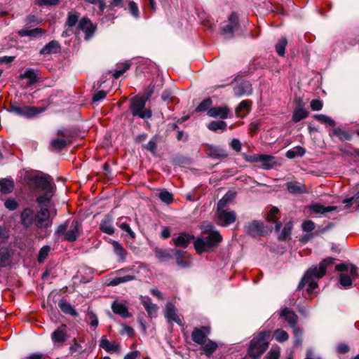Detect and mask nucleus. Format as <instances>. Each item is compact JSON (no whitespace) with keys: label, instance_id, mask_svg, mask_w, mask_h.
<instances>
[{"label":"nucleus","instance_id":"nucleus-1","mask_svg":"<svg viewBox=\"0 0 359 359\" xmlns=\"http://www.w3.org/2000/svg\"><path fill=\"white\" fill-rule=\"evenodd\" d=\"M29 189L44 191V194L36 198L39 204L48 203L53 196L55 184L50 177L36 172H27L25 175Z\"/></svg>","mask_w":359,"mask_h":359},{"label":"nucleus","instance_id":"nucleus-2","mask_svg":"<svg viewBox=\"0 0 359 359\" xmlns=\"http://www.w3.org/2000/svg\"><path fill=\"white\" fill-rule=\"evenodd\" d=\"M20 219L22 225L27 228L32 225L39 229L47 228L53 223L50 211L46 208H41L37 212L30 208H25L21 212Z\"/></svg>","mask_w":359,"mask_h":359},{"label":"nucleus","instance_id":"nucleus-3","mask_svg":"<svg viewBox=\"0 0 359 359\" xmlns=\"http://www.w3.org/2000/svg\"><path fill=\"white\" fill-rule=\"evenodd\" d=\"M334 259L332 257H327L320 262L318 266L310 268L305 273L298 288L302 289L304 285H307V290L310 292L315 290L317 286V280L324 276L327 271V267L333 264Z\"/></svg>","mask_w":359,"mask_h":359},{"label":"nucleus","instance_id":"nucleus-4","mask_svg":"<svg viewBox=\"0 0 359 359\" xmlns=\"http://www.w3.org/2000/svg\"><path fill=\"white\" fill-rule=\"evenodd\" d=\"M211 223H203L201 226L202 232L208 233V236L203 238H198L194 242V248L199 254L204 251H210L217 247L222 240V236L217 231H212Z\"/></svg>","mask_w":359,"mask_h":359},{"label":"nucleus","instance_id":"nucleus-5","mask_svg":"<svg viewBox=\"0 0 359 359\" xmlns=\"http://www.w3.org/2000/svg\"><path fill=\"white\" fill-rule=\"evenodd\" d=\"M270 337L271 332L264 330L259 332L251 340L248 350V354L251 359H259L265 352L269 346Z\"/></svg>","mask_w":359,"mask_h":359},{"label":"nucleus","instance_id":"nucleus-6","mask_svg":"<svg viewBox=\"0 0 359 359\" xmlns=\"http://www.w3.org/2000/svg\"><path fill=\"white\" fill-rule=\"evenodd\" d=\"M81 231V223L74 219L71 222L67 221L65 223L60 224L55 231V234L57 236L64 235L65 241L73 242L77 239Z\"/></svg>","mask_w":359,"mask_h":359},{"label":"nucleus","instance_id":"nucleus-7","mask_svg":"<svg viewBox=\"0 0 359 359\" xmlns=\"http://www.w3.org/2000/svg\"><path fill=\"white\" fill-rule=\"evenodd\" d=\"M147 99L144 97H135L131 100L130 110L133 116L141 118H149L151 117V111L145 108Z\"/></svg>","mask_w":359,"mask_h":359},{"label":"nucleus","instance_id":"nucleus-8","mask_svg":"<svg viewBox=\"0 0 359 359\" xmlns=\"http://www.w3.org/2000/svg\"><path fill=\"white\" fill-rule=\"evenodd\" d=\"M11 111L18 115L23 116L27 118H32L44 111L43 108L36 107H19L15 104L11 105Z\"/></svg>","mask_w":359,"mask_h":359},{"label":"nucleus","instance_id":"nucleus-9","mask_svg":"<svg viewBox=\"0 0 359 359\" xmlns=\"http://www.w3.org/2000/svg\"><path fill=\"white\" fill-rule=\"evenodd\" d=\"M210 334V327L208 326H202L195 327L191 333L192 340L197 344L203 345L208 339V336Z\"/></svg>","mask_w":359,"mask_h":359},{"label":"nucleus","instance_id":"nucleus-10","mask_svg":"<svg viewBox=\"0 0 359 359\" xmlns=\"http://www.w3.org/2000/svg\"><path fill=\"white\" fill-rule=\"evenodd\" d=\"M217 224L222 226H227L236 220V214L234 211L219 210L217 211Z\"/></svg>","mask_w":359,"mask_h":359},{"label":"nucleus","instance_id":"nucleus-11","mask_svg":"<svg viewBox=\"0 0 359 359\" xmlns=\"http://www.w3.org/2000/svg\"><path fill=\"white\" fill-rule=\"evenodd\" d=\"M68 339L67 326L65 324L60 325L51 334V340L55 345L61 346Z\"/></svg>","mask_w":359,"mask_h":359},{"label":"nucleus","instance_id":"nucleus-12","mask_svg":"<svg viewBox=\"0 0 359 359\" xmlns=\"http://www.w3.org/2000/svg\"><path fill=\"white\" fill-rule=\"evenodd\" d=\"M78 29L85 33V39L88 40L94 34L97 26L89 18L83 17L79 21Z\"/></svg>","mask_w":359,"mask_h":359},{"label":"nucleus","instance_id":"nucleus-13","mask_svg":"<svg viewBox=\"0 0 359 359\" xmlns=\"http://www.w3.org/2000/svg\"><path fill=\"white\" fill-rule=\"evenodd\" d=\"M264 229L263 222L257 220L249 222L244 226L245 232L253 237L262 235Z\"/></svg>","mask_w":359,"mask_h":359},{"label":"nucleus","instance_id":"nucleus-14","mask_svg":"<svg viewBox=\"0 0 359 359\" xmlns=\"http://www.w3.org/2000/svg\"><path fill=\"white\" fill-rule=\"evenodd\" d=\"M164 315L169 323L175 322L178 325H182L181 317L177 314V310L173 304L170 303L166 304Z\"/></svg>","mask_w":359,"mask_h":359},{"label":"nucleus","instance_id":"nucleus-15","mask_svg":"<svg viewBox=\"0 0 359 359\" xmlns=\"http://www.w3.org/2000/svg\"><path fill=\"white\" fill-rule=\"evenodd\" d=\"M111 309L114 313L121 316L123 318H128L132 316L131 313L128 310L125 302L114 301L111 304Z\"/></svg>","mask_w":359,"mask_h":359},{"label":"nucleus","instance_id":"nucleus-16","mask_svg":"<svg viewBox=\"0 0 359 359\" xmlns=\"http://www.w3.org/2000/svg\"><path fill=\"white\" fill-rule=\"evenodd\" d=\"M229 112L230 110L229 107L226 105H223L210 108L207 114L210 117L225 119L228 117Z\"/></svg>","mask_w":359,"mask_h":359},{"label":"nucleus","instance_id":"nucleus-17","mask_svg":"<svg viewBox=\"0 0 359 359\" xmlns=\"http://www.w3.org/2000/svg\"><path fill=\"white\" fill-rule=\"evenodd\" d=\"M233 93L238 97L250 95L252 93V85L249 81H243L233 88Z\"/></svg>","mask_w":359,"mask_h":359},{"label":"nucleus","instance_id":"nucleus-18","mask_svg":"<svg viewBox=\"0 0 359 359\" xmlns=\"http://www.w3.org/2000/svg\"><path fill=\"white\" fill-rule=\"evenodd\" d=\"M100 347L109 353H119L121 349L119 344L114 341H110L104 337H102L100 341Z\"/></svg>","mask_w":359,"mask_h":359},{"label":"nucleus","instance_id":"nucleus-19","mask_svg":"<svg viewBox=\"0 0 359 359\" xmlns=\"http://www.w3.org/2000/svg\"><path fill=\"white\" fill-rule=\"evenodd\" d=\"M259 163L264 170H270L277 165L276 158L272 155L260 154Z\"/></svg>","mask_w":359,"mask_h":359},{"label":"nucleus","instance_id":"nucleus-20","mask_svg":"<svg viewBox=\"0 0 359 359\" xmlns=\"http://www.w3.org/2000/svg\"><path fill=\"white\" fill-rule=\"evenodd\" d=\"M206 153L208 156L215 158H222L227 156L225 149L220 147L209 145L206 149Z\"/></svg>","mask_w":359,"mask_h":359},{"label":"nucleus","instance_id":"nucleus-21","mask_svg":"<svg viewBox=\"0 0 359 359\" xmlns=\"http://www.w3.org/2000/svg\"><path fill=\"white\" fill-rule=\"evenodd\" d=\"M280 316L285 318V320L292 329L297 327L296 325L297 316L292 311L287 308H285L280 311Z\"/></svg>","mask_w":359,"mask_h":359},{"label":"nucleus","instance_id":"nucleus-22","mask_svg":"<svg viewBox=\"0 0 359 359\" xmlns=\"http://www.w3.org/2000/svg\"><path fill=\"white\" fill-rule=\"evenodd\" d=\"M238 27V17L236 13H232L229 18V23L222 28L225 34L232 33Z\"/></svg>","mask_w":359,"mask_h":359},{"label":"nucleus","instance_id":"nucleus-23","mask_svg":"<svg viewBox=\"0 0 359 359\" xmlns=\"http://www.w3.org/2000/svg\"><path fill=\"white\" fill-rule=\"evenodd\" d=\"M194 239V236L187 233H182L176 238L173 239V242L177 247L186 248Z\"/></svg>","mask_w":359,"mask_h":359},{"label":"nucleus","instance_id":"nucleus-24","mask_svg":"<svg viewBox=\"0 0 359 359\" xmlns=\"http://www.w3.org/2000/svg\"><path fill=\"white\" fill-rule=\"evenodd\" d=\"M113 221L109 216H106L100 224V229L103 233L112 235L114 233V228L112 225Z\"/></svg>","mask_w":359,"mask_h":359},{"label":"nucleus","instance_id":"nucleus-25","mask_svg":"<svg viewBox=\"0 0 359 359\" xmlns=\"http://www.w3.org/2000/svg\"><path fill=\"white\" fill-rule=\"evenodd\" d=\"M252 102L249 100H243L236 109V114L238 117L245 116L250 110Z\"/></svg>","mask_w":359,"mask_h":359},{"label":"nucleus","instance_id":"nucleus-26","mask_svg":"<svg viewBox=\"0 0 359 359\" xmlns=\"http://www.w3.org/2000/svg\"><path fill=\"white\" fill-rule=\"evenodd\" d=\"M58 306L60 309V310L66 314H69V315L74 316V317L78 316V313L75 310L74 307L73 306H72L65 299H62L60 300V302H58Z\"/></svg>","mask_w":359,"mask_h":359},{"label":"nucleus","instance_id":"nucleus-27","mask_svg":"<svg viewBox=\"0 0 359 359\" xmlns=\"http://www.w3.org/2000/svg\"><path fill=\"white\" fill-rule=\"evenodd\" d=\"M111 243L112 245L114 253L118 257V260L121 262H124L127 255V252L125 248L118 241H111Z\"/></svg>","mask_w":359,"mask_h":359},{"label":"nucleus","instance_id":"nucleus-28","mask_svg":"<svg viewBox=\"0 0 359 359\" xmlns=\"http://www.w3.org/2000/svg\"><path fill=\"white\" fill-rule=\"evenodd\" d=\"M140 300L142 304L144 306L145 310L148 313L149 316H152L156 313L157 311V306L156 304H153L151 301V299L148 297H140Z\"/></svg>","mask_w":359,"mask_h":359},{"label":"nucleus","instance_id":"nucleus-29","mask_svg":"<svg viewBox=\"0 0 359 359\" xmlns=\"http://www.w3.org/2000/svg\"><path fill=\"white\" fill-rule=\"evenodd\" d=\"M337 209L336 206H324L319 203H315L309 206V210L316 214H325Z\"/></svg>","mask_w":359,"mask_h":359},{"label":"nucleus","instance_id":"nucleus-30","mask_svg":"<svg viewBox=\"0 0 359 359\" xmlns=\"http://www.w3.org/2000/svg\"><path fill=\"white\" fill-rule=\"evenodd\" d=\"M46 31L41 28H34L32 29H22L18 32V34L20 36H30L36 38L43 34Z\"/></svg>","mask_w":359,"mask_h":359},{"label":"nucleus","instance_id":"nucleus-31","mask_svg":"<svg viewBox=\"0 0 359 359\" xmlns=\"http://www.w3.org/2000/svg\"><path fill=\"white\" fill-rule=\"evenodd\" d=\"M128 220L129 219L128 217H121L118 219L116 224L123 231L127 232L131 238H134L135 237V233L130 229V225L128 222Z\"/></svg>","mask_w":359,"mask_h":359},{"label":"nucleus","instance_id":"nucleus-32","mask_svg":"<svg viewBox=\"0 0 359 359\" xmlns=\"http://www.w3.org/2000/svg\"><path fill=\"white\" fill-rule=\"evenodd\" d=\"M217 348V344L209 339L206 341L205 344L202 345V350L207 357L211 356Z\"/></svg>","mask_w":359,"mask_h":359},{"label":"nucleus","instance_id":"nucleus-33","mask_svg":"<svg viewBox=\"0 0 359 359\" xmlns=\"http://www.w3.org/2000/svg\"><path fill=\"white\" fill-rule=\"evenodd\" d=\"M19 77L20 79H27L28 86H31L37 81V75L32 69H27Z\"/></svg>","mask_w":359,"mask_h":359},{"label":"nucleus","instance_id":"nucleus-34","mask_svg":"<svg viewBox=\"0 0 359 359\" xmlns=\"http://www.w3.org/2000/svg\"><path fill=\"white\" fill-rule=\"evenodd\" d=\"M14 189V182L9 179H2L0 180V191L4 194H7L13 191Z\"/></svg>","mask_w":359,"mask_h":359},{"label":"nucleus","instance_id":"nucleus-35","mask_svg":"<svg viewBox=\"0 0 359 359\" xmlns=\"http://www.w3.org/2000/svg\"><path fill=\"white\" fill-rule=\"evenodd\" d=\"M60 50V46L56 41H51L46 44L41 50V53L43 55L55 53Z\"/></svg>","mask_w":359,"mask_h":359},{"label":"nucleus","instance_id":"nucleus-36","mask_svg":"<svg viewBox=\"0 0 359 359\" xmlns=\"http://www.w3.org/2000/svg\"><path fill=\"white\" fill-rule=\"evenodd\" d=\"M80 18V13L75 11H71L68 12L65 25L68 27H72L79 23V19Z\"/></svg>","mask_w":359,"mask_h":359},{"label":"nucleus","instance_id":"nucleus-37","mask_svg":"<svg viewBox=\"0 0 359 359\" xmlns=\"http://www.w3.org/2000/svg\"><path fill=\"white\" fill-rule=\"evenodd\" d=\"M71 140H65L62 138H55L51 140L50 147L52 149L56 151H60L69 144H70Z\"/></svg>","mask_w":359,"mask_h":359},{"label":"nucleus","instance_id":"nucleus-38","mask_svg":"<svg viewBox=\"0 0 359 359\" xmlns=\"http://www.w3.org/2000/svg\"><path fill=\"white\" fill-rule=\"evenodd\" d=\"M135 279L133 275L119 276L110 280L109 285L116 286L123 283L129 282Z\"/></svg>","mask_w":359,"mask_h":359},{"label":"nucleus","instance_id":"nucleus-39","mask_svg":"<svg viewBox=\"0 0 359 359\" xmlns=\"http://www.w3.org/2000/svg\"><path fill=\"white\" fill-rule=\"evenodd\" d=\"M11 262V255L8 249H0V267H6Z\"/></svg>","mask_w":359,"mask_h":359},{"label":"nucleus","instance_id":"nucleus-40","mask_svg":"<svg viewBox=\"0 0 359 359\" xmlns=\"http://www.w3.org/2000/svg\"><path fill=\"white\" fill-rule=\"evenodd\" d=\"M335 269L338 271H349L350 275L353 278H355L358 269L352 264H339L335 266Z\"/></svg>","mask_w":359,"mask_h":359},{"label":"nucleus","instance_id":"nucleus-41","mask_svg":"<svg viewBox=\"0 0 359 359\" xmlns=\"http://www.w3.org/2000/svg\"><path fill=\"white\" fill-rule=\"evenodd\" d=\"M287 191L292 194H299L305 191V187L297 182H290L286 184Z\"/></svg>","mask_w":359,"mask_h":359},{"label":"nucleus","instance_id":"nucleus-42","mask_svg":"<svg viewBox=\"0 0 359 359\" xmlns=\"http://www.w3.org/2000/svg\"><path fill=\"white\" fill-rule=\"evenodd\" d=\"M309 115V112L302 107L296 108L292 114V121L294 123H297L301 120L306 118Z\"/></svg>","mask_w":359,"mask_h":359},{"label":"nucleus","instance_id":"nucleus-43","mask_svg":"<svg viewBox=\"0 0 359 359\" xmlns=\"http://www.w3.org/2000/svg\"><path fill=\"white\" fill-rule=\"evenodd\" d=\"M130 67V63L128 62H125L118 64L113 73V77L115 79H118L127 70L129 69Z\"/></svg>","mask_w":359,"mask_h":359},{"label":"nucleus","instance_id":"nucleus-44","mask_svg":"<svg viewBox=\"0 0 359 359\" xmlns=\"http://www.w3.org/2000/svg\"><path fill=\"white\" fill-rule=\"evenodd\" d=\"M292 226H293L292 222L290 221V222H287L285 224L280 234L278 236V240L286 241V240L289 239L290 238Z\"/></svg>","mask_w":359,"mask_h":359},{"label":"nucleus","instance_id":"nucleus-45","mask_svg":"<svg viewBox=\"0 0 359 359\" xmlns=\"http://www.w3.org/2000/svg\"><path fill=\"white\" fill-rule=\"evenodd\" d=\"M227 125L224 121H213L208 125V128L216 132L219 130L224 131L226 129Z\"/></svg>","mask_w":359,"mask_h":359},{"label":"nucleus","instance_id":"nucleus-46","mask_svg":"<svg viewBox=\"0 0 359 359\" xmlns=\"http://www.w3.org/2000/svg\"><path fill=\"white\" fill-rule=\"evenodd\" d=\"M331 135L337 136L340 140H350L351 139V135L347 132L337 128L333 129Z\"/></svg>","mask_w":359,"mask_h":359},{"label":"nucleus","instance_id":"nucleus-47","mask_svg":"<svg viewBox=\"0 0 359 359\" xmlns=\"http://www.w3.org/2000/svg\"><path fill=\"white\" fill-rule=\"evenodd\" d=\"M305 154V149L301 147H297L293 149L288 150L286 152V157L294 158L296 156H302Z\"/></svg>","mask_w":359,"mask_h":359},{"label":"nucleus","instance_id":"nucleus-48","mask_svg":"<svg viewBox=\"0 0 359 359\" xmlns=\"http://www.w3.org/2000/svg\"><path fill=\"white\" fill-rule=\"evenodd\" d=\"M287 44V41L285 37H282L276 45V51L280 56H284L285 49Z\"/></svg>","mask_w":359,"mask_h":359},{"label":"nucleus","instance_id":"nucleus-49","mask_svg":"<svg viewBox=\"0 0 359 359\" xmlns=\"http://www.w3.org/2000/svg\"><path fill=\"white\" fill-rule=\"evenodd\" d=\"M84 1L88 4H93V5L97 6L98 14L100 15H102L103 14L104 11L106 8V4H105L104 0H84Z\"/></svg>","mask_w":359,"mask_h":359},{"label":"nucleus","instance_id":"nucleus-50","mask_svg":"<svg viewBox=\"0 0 359 359\" xmlns=\"http://www.w3.org/2000/svg\"><path fill=\"white\" fill-rule=\"evenodd\" d=\"M352 278L351 276L342 273L339 275V283L344 288H348L352 285Z\"/></svg>","mask_w":359,"mask_h":359},{"label":"nucleus","instance_id":"nucleus-51","mask_svg":"<svg viewBox=\"0 0 359 359\" xmlns=\"http://www.w3.org/2000/svg\"><path fill=\"white\" fill-rule=\"evenodd\" d=\"M273 336L276 340L278 342H284L289 338L287 332L282 329H277L275 330Z\"/></svg>","mask_w":359,"mask_h":359},{"label":"nucleus","instance_id":"nucleus-52","mask_svg":"<svg viewBox=\"0 0 359 359\" xmlns=\"http://www.w3.org/2000/svg\"><path fill=\"white\" fill-rule=\"evenodd\" d=\"M314 118L318 121L319 122L327 124L331 126H334L335 125V121L331 118L330 117L324 115V114H316L314 115Z\"/></svg>","mask_w":359,"mask_h":359},{"label":"nucleus","instance_id":"nucleus-53","mask_svg":"<svg viewBox=\"0 0 359 359\" xmlns=\"http://www.w3.org/2000/svg\"><path fill=\"white\" fill-rule=\"evenodd\" d=\"M159 198L161 201L169 205L173 201V195L167 190H163L158 195Z\"/></svg>","mask_w":359,"mask_h":359},{"label":"nucleus","instance_id":"nucleus-54","mask_svg":"<svg viewBox=\"0 0 359 359\" xmlns=\"http://www.w3.org/2000/svg\"><path fill=\"white\" fill-rule=\"evenodd\" d=\"M292 330L294 335V346L301 345L302 342L303 330L298 327H294Z\"/></svg>","mask_w":359,"mask_h":359},{"label":"nucleus","instance_id":"nucleus-55","mask_svg":"<svg viewBox=\"0 0 359 359\" xmlns=\"http://www.w3.org/2000/svg\"><path fill=\"white\" fill-rule=\"evenodd\" d=\"M154 252L156 257L161 262L165 261L170 257V255L165 250L156 248Z\"/></svg>","mask_w":359,"mask_h":359},{"label":"nucleus","instance_id":"nucleus-56","mask_svg":"<svg viewBox=\"0 0 359 359\" xmlns=\"http://www.w3.org/2000/svg\"><path fill=\"white\" fill-rule=\"evenodd\" d=\"M212 105V100L210 98H207L203 100L201 104L196 107L197 111H208L210 106Z\"/></svg>","mask_w":359,"mask_h":359},{"label":"nucleus","instance_id":"nucleus-57","mask_svg":"<svg viewBox=\"0 0 359 359\" xmlns=\"http://www.w3.org/2000/svg\"><path fill=\"white\" fill-rule=\"evenodd\" d=\"M49 252H50L49 246L46 245V246H43V248H41L39 252L38 262L39 263L43 262L45 260V259L47 257V256L48 255Z\"/></svg>","mask_w":359,"mask_h":359},{"label":"nucleus","instance_id":"nucleus-58","mask_svg":"<svg viewBox=\"0 0 359 359\" xmlns=\"http://www.w3.org/2000/svg\"><path fill=\"white\" fill-rule=\"evenodd\" d=\"M61 0H35V4L43 6H56L60 3Z\"/></svg>","mask_w":359,"mask_h":359},{"label":"nucleus","instance_id":"nucleus-59","mask_svg":"<svg viewBox=\"0 0 359 359\" xmlns=\"http://www.w3.org/2000/svg\"><path fill=\"white\" fill-rule=\"evenodd\" d=\"M128 9L130 13L135 18H138L140 16L139 8L137 4L133 1L128 3Z\"/></svg>","mask_w":359,"mask_h":359},{"label":"nucleus","instance_id":"nucleus-60","mask_svg":"<svg viewBox=\"0 0 359 359\" xmlns=\"http://www.w3.org/2000/svg\"><path fill=\"white\" fill-rule=\"evenodd\" d=\"M87 318L91 327H96L98 325L97 316L91 311H88Z\"/></svg>","mask_w":359,"mask_h":359},{"label":"nucleus","instance_id":"nucleus-61","mask_svg":"<svg viewBox=\"0 0 359 359\" xmlns=\"http://www.w3.org/2000/svg\"><path fill=\"white\" fill-rule=\"evenodd\" d=\"M231 200L230 196L229 194H225L218 202L217 203V210H224V208L228 205L229 201Z\"/></svg>","mask_w":359,"mask_h":359},{"label":"nucleus","instance_id":"nucleus-62","mask_svg":"<svg viewBox=\"0 0 359 359\" xmlns=\"http://www.w3.org/2000/svg\"><path fill=\"white\" fill-rule=\"evenodd\" d=\"M280 357V348H272L267 353L264 359H278Z\"/></svg>","mask_w":359,"mask_h":359},{"label":"nucleus","instance_id":"nucleus-63","mask_svg":"<svg viewBox=\"0 0 359 359\" xmlns=\"http://www.w3.org/2000/svg\"><path fill=\"white\" fill-rule=\"evenodd\" d=\"M302 227L304 231L309 233L315 229V224L311 220H306L303 222Z\"/></svg>","mask_w":359,"mask_h":359},{"label":"nucleus","instance_id":"nucleus-64","mask_svg":"<svg viewBox=\"0 0 359 359\" xmlns=\"http://www.w3.org/2000/svg\"><path fill=\"white\" fill-rule=\"evenodd\" d=\"M310 106L312 110L319 111L323 108V102L318 99L312 100L310 102Z\"/></svg>","mask_w":359,"mask_h":359}]
</instances>
